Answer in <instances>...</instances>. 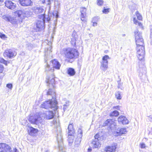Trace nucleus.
Instances as JSON below:
<instances>
[{"mask_svg":"<svg viewBox=\"0 0 152 152\" xmlns=\"http://www.w3.org/2000/svg\"><path fill=\"white\" fill-rule=\"evenodd\" d=\"M15 13L18 17L23 18L26 16L25 11L24 10H18L16 11Z\"/></svg>","mask_w":152,"mask_h":152,"instance_id":"393cba45","label":"nucleus"},{"mask_svg":"<svg viewBox=\"0 0 152 152\" xmlns=\"http://www.w3.org/2000/svg\"><path fill=\"white\" fill-rule=\"evenodd\" d=\"M104 3L103 0H97V4L98 6H102Z\"/></svg>","mask_w":152,"mask_h":152,"instance_id":"a19ab883","label":"nucleus"},{"mask_svg":"<svg viewBox=\"0 0 152 152\" xmlns=\"http://www.w3.org/2000/svg\"><path fill=\"white\" fill-rule=\"evenodd\" d=\"M40 115L42 117H44V118L49 120L53 118L54 114L52 111H48L45 112V113H44L42 114H40Z\"/></svg>","mask_w":152,"mask_h":152,"instance_id":"f8f14e48","label":"nucleus"},{"mask_svg":"<svg viewBox=\"0 0 152 152\" xmlns=\"http://www.w3.org/2000/svg\"><path fill=\"white\" fill-rule=\"evenodd\" d=\"M44 11V9L41 7H35L34 8V12L36 14H38L42 13Z\"/></svg>","mask_w":152,"mask_h":152,"instance_id":"bb28decb","label":"nucleus"},{"mask_svg":"<svg viewBox=\"0 0 152 152\" xmlns=\"http://www.w3.org/2000/svg\"><path fill=\"white\" fill-rule=\"evenodd\" d=\"M6 86L7 88H9L10 89H12V84H10V83L7 84V85Z\"/></svg>","mask_w":152,"mask_h":152,"instance_id":"a18cd8bd","label":"nucleus"},{"mask_svg":"<svg viewBox=\"0 0 152 152\" xmlns=\"http://www.w3.org/2000/svg\"><path fill=\"white\" fill-rule=\"evenodd\" d=\"M115 96L116 98L118 99H121L122 98L121 92L120 91L116 92L115 93Z\"/></svg>","mask_w":152,"mask_h":152,"instance_id":"2f4dec72","label":"nucleus"},{"mask_svg":"<svg viewBox=\"0 0 152 152\" xmlns=\"http://www.w3.org/2000/svg\"><path fill=\"white\" fill-rule=\"evenodd\" d=\"M20 4L23 6H28L32 5L31 0H19Z\"/></svg>","mask_w":152,"mask_h":152,"instance_id":"6ab92c4d","label":"nucleus"},{"mask_svg":"<svg viewBox=\"0 0 152 152\" xmlns=\"http://www.w3.org/2000/svg\"><path fill=\"white\" fill-rule=\"evenodd\" d=\"M3 63L6 65H7V61L3 58H0V73H2L4 69L3 66L1 64Z\"/></svg>","mask_w":152,"mask_h":152,"instance_id":"a878e982","label":"nucleus"},{"mask_svg":"<svg viewBox=\"0 0 152 152\" xmlns=\"http://www.w3.org/2000/svg\"><path fill=\"white\" fill-rule=\"evenodd\" d=\"M109 59L110 58L107 55H105L102 58V61L101 62L100 68L104 71L107 70L108 67L107 60Z\"/></svg>","mask_w":152,"mask_h":152,"instance_id":"1a4fd4ad","label":"nucleus"},{"mask_svg":"<svg viewBox=\"0 0 152 152\" xmlns=\"http://www.w3.org/2000/svg\"><path fill=\"white\" fill-rule=\"evenodd\" d=\"M136 15L137 16L138 19L140 20H141L142 19V17L141 15H140V14L138 11L136 12Z\"/></svg>","mask_w":152,"mask_h":152,"instance_id":"58836bf2","label":"nucleus"},{"mask_svg":"<svg viewBox=\"0 0 152 152\" xmlns=\"http://www.w3.org/2000/svg\"><path fill=\"white\" fill-rule=\"evenodd\" d=\"M45 71L48 72L50 71L51 72H53L54 71V69L52 67L50 66V65L47 64L45 68Z\"/></svg>","mask_w":152,"mask_h":152,"instance_id":"7c9ffc66","label":"nucleus"},{"mask_svg":"<svg viewBox=\"0 0 152 152\" xmlns=\"http://www.w3.org/2000/svg\"><path fill=\"white\" fill-rule=\"evenodd\" d=\"M89 35L90 37H93V34H89Z\"/></svg>","mask_w":152,"mask_h":152,"instance_id":"864d4df0","label":"nucleus"},{"mask_svg":"<svg viewBox=\"0 0 152 152\" xmlns=\"http://www.w3.org/2000/svg\"><path fill=\"white\" fill-rule=\"evenodd\" d=\"M50 63L52 64V66L53 68H55L57 69H60L61 65L56 59L52 60Z\"/></svg>","mask_w":152,"mask_h":152,"instance_id":"412c9836","label":"nucleus"},{"mask_svg":"<svg viewBox=\"0 0 152 152\" xmlns=\"http://www.w3.org/2000/svg\"><path fill=\"white\" fill-rule=\"evenodd\" d=\"M67 73L70 76H73L74 75L75 73L74 69L72 68H69L67 69Z\"/></svg>","mask_w":152,"mask_h":152,"instance_id":"c756f323","label":"nucleus"},{"mask_svg":"<svg viewBox=\"0 0 152 152\" xmlns=\"http://www.w3.org/2000/svg\"><path fill=\"white\" fill-rule=\"evenodd\" d=\"M69 101H68V103H67L66 102V104H64V107L63 108L64 111H65L66 110V109H67L69 105Z\"/></svg>","mask_w":152,"mask_h":152,"instance_id":"37998d69","label":"nucleus"},{"mask_svg":"<svg viewBox=\"0 0 152 152\" xmlns=\"http://www.w3.org/2000/svg\"><path fill=\"white\" fill-rule=\"evenodd\" d=\"M133 21L134 23L136 25H138L140 27H142V25L141 23L137 20L135 18H133Z\"/></svg>","mask_w":152,"mask_h":152,"instance_id":"473e14b6","label":"nucleus"},{"mask_svg":"<svg viewBox=\"0 0 152 152\" xmlns=\"http://www.w3.org/2000/svg\"><path fill=\"white\" fill-rule=\"evenodd\" d=\"M137 56L140 61H143L144 60L145 51L144 46H137L136 47Z\"/></svg>","mask_w":152,"mask_h":152,"instance_id":"20e7f679","label":"nucleus"},{"mask_svg":"<svg viewBox=\"0 0 152 152\" xmlns=\"http://www.w3.org/2000/svg\"><path fill=\"white\" fill-rule=\"evenodd\" d=\"M95 139L92 142V146L93 148H99L101 146L100 141L103 139V135L102 133L99 132L94 136Z\"/></svg>","mask_w":152,"mask_h":152,"instance_id":"7ed1b4c3","label":"nucleus"},{"mask_svg":"<svg viewBox=\"0 0 152 152\" xmlns=\"http://www.w3.org/2000/svg\"><path fill=\"white\" fill-rule=\"evenodd\" d=\"M73 135H69L68 134V140L69 141V143H72L73 142V140L74 138V136H73Z\"/></svg>","mask_w":152,"mask_h":152,"instance_id":"72a5a7b5","label":"nucleus"},{"mask_svg":"<svg viewBox=\"0 0 152 152\" xmlns=\"http://www.w3.org/2000/svg\"><path fill=\"white\" fill-rule=\"evenodd\" d=\"M41 116L39 117H38L37 118H30L29 119L30 121L33 124H39V123H40L42 121V119L41 117Z\"/></svg>","mask_w":152,"mask_h":152,"instance_id":"b1692460","label":"nucleus"},{"mask_svg":"<svg viewBox=\"0 0 152 152\" xmlns=\"http://www.w3.org/2000/svg\"><path fill=\"white\" fill-rule=\"evenodd\" d=\"M16 52L12 50H6L4 53L5 57H7L10 58L15 56L16 55Z\"/></svg>","mask_w":152,"mask_h":152,"instance_id":"ddd939ff","label":"nucleus"},{"mask_svg":"<svg viewBox=\"0 0 152 152\" xmlns=\"http://www.w3.org/2000/svg\"><path fill=\"white\" fill-rule=\"evenodd\" d=\"M99 18L97 16L93 18L92 19V22L93 23L92 26H95L97 25V22L98 21Z\"/></svg>","mask_w":152,"mask_h":152,"instance_id":"c85d7f7f","label":"nucleus"},{"mask_svg":"<svg viewBox=\"0 0 152 152\" xmlns=\"http://www.w3.org/2000/svg\"><path fill=\"white\" fill-rule=\"evenodd\" d=\"M75 29L78 31H80L82 29V27L80 25H77L75 26Z\"/></svg>","mask_w":152,"mask_h":152,"instance_id":"c03bdc74","label":"nucleus"},{"mask_svg":"<svg viewBox=\"0 0 152 152\" xmlns=\"http://www.w3.org/2000/svg\"><path fill=\"white\" fill-rule=\"evenodd\" d=\"M118 122L121 123L123 124H127L129 123V121L127 118L124 116L121 115L118 118Z\"/></svg>","mask_w":152,"mask_h":152,"instance_id":"5701e85b","label":"nucleus"},{"mask_svg":"<svg viewBox=\"0 0 152 152\" xmlns=\"http://www.w3.org/2000/svg\"><path fill=\"white\" fill-rule=\"evenodd\" d=\"M116 121L111 119H107L103 124V126H108L111 130H113L117 128Z\"/></svg>","mask_w":152,"mask_h":152,"instance_id":"0eeeda50","label":"nucleus"},{"mask_svg":"<svg viewBox=\"0 0 152 152\" xmlns=\"http://www.w3.org/2000/svg\"><path fill=\"white\" fill-rule=\"evenodd\" d=\"M2 18L5 20L10 22L15 26H16L18 24L20 23V21L19 20L17 17H12L6 15H4L2 16Z\"/></svg>","mask_w":152,"mask_h":152,"instance_id":"423d86ee","label":"nucleus"},{"mask_svg":"<svg viewBox=\"0 0 152 152\" xmlns=\"http://www.w3.org/2000/svg\"><path fill=\"white\" fill-rule=\"evenodd\" d=\"M151 32H152V25L150 26Z\"/></svg>","mask_w":152,"mask_h":152,"instance_id":"5fc2aeb1","label":"nucleus"},{"mask_svg":"<svg viewBox=\"0 0 152 152\" xmlns=\"http://www.w3.org/2000/svg\"><path fill=\"white\" fill-rule=\"evenodd\" d=\"M68 134L69 135L74 134L75 131L73 128V126L72 124H70L68 127Z\"/></svg>","mask_w":152,"mask_h":152,"instance_id":"cd10ccee","label":"nucleus"},{"mask_svg":"<svg viewBox=\"0 0 152 152\" xmlns=\"http://www.w3.org/2000/svg\"><path fill=\"white\" fill-rule=\"evenodd\" d=\"M118 88H121V89H122V88L121 87L122 84L120 83V81H118Z\"/></svg>","mask_w":152,"mask_h":152,"instance_id":"de8ad7c7","label":"nucleus"},{"mask_svg":"<svg viewBox=\"0 0 152 152\" xmlns=\"http://www.w3.org/2000/svg\"><path fill=\"white\" fill-rule=\"evenodd\" d=\"M5 6L9 9L13 10L16 7L15 4L10 1H6L4 2Z\"/></svg>","mask_w":152,"mask_h":152,"instance_id":"f3484780","label":"nucleus"},{"mask_svg":"<svg viewBox=\"0 0 152 152\" xmlns=\"http://www.w3.org/2000/svg\"><path fill=\"white\" fill-rule=\"evenodd\" d=\"M14 152H17V150L15 148L14 149ZM11 148L6 143H0V152H12Z\"/></svg>","mask_w":152,"mask_h":152,"instance_id":"6e6552de","label":"nucleus"},{"mask_svg":"<svg viewBox=\"0 0 152 152\" xmlns=\"http://www.w3.org/2000/svg\"><path fill=\"white\" fill-rule=\"evenodd\" d=\"M135 39L137 46H144V41L141 34L136 30L134 32Z\"/></svg>","mask_w":152,"mask_h":152,"instance_id":"39448f33","label":"nucleus"},{"mask_svg":"<svg viewBox=\"0 0 152 152\" xmlns=\"http://www.w3.org/2000/svg\"><path fill=\"white\" fill-rule=\"evenodd\" d=\"M140 146L141 148H144L145 147V144L143 143H140Z\"/></svg>","mask_w":152,"mask_h":152,"instance_id":"49530a36","label":"nucleus"},{"mask_svg":"<svg viewBox=\"0 0 152 152\" xmlns=\"http://www.w3.org/2000/svg\"><path fill=\"white\" fill-rule=\"evenodd\" d=\"M120 106H115L113 107L114 109H115L118 110H119Z\"/></svg>","mask_w":152,"mask_h":152,"instance_id":"603ef678","label":"nucleus"},{"mask_svg":"<svg viewBox=\"0 0 152 152\" xmlns=\"http://www.w3.org/2000/svg\"><path fill=\"white\" fill-rule=\"evenodd\" d=\"M60 2L58 0H55L54 2V6L56 8L58 9L60 7Z\"/></svg>","mask_w":152,"mask_h":152,"instance_id":"4c0bfd02","label":"nucleus"},{"mask_svg":"<svg viewBox=\"0 0 152 152\" xmlns=\"http://www.w3.org/2000/svg\"><path fill=\"white\" fill-rule=\"evenodd\" d=\"M88 151L89 152H91V148H89L88 149Z\"/></svg>","mask_w":152,"mask_h":152,"instance_id":"6e6d98bb","label":"nucleus"},{"mask_svg":"<svg viewBox=\"0 0 152 152\" xmlns=\"http://www.w3.org/2000/svg\"><path fill=\"white\" fill-rule=\"evenodd\" d=\"M27 129L29 134L31 136H34L38 132L37 129L29 126H28Z\"/></svg>","mask_w":152,"mask_h":152,"instance_id":"a211bd4d","label":"nucleus"},{"mask_svg":"<svg viewBox=\"0 0 152 152\" xmlns=\"http://www.w3.org/2000/svg\"><path fill=\"white\" fill-rule=\"evenodd\" d=\"M147 119L148 120L152 122V115H150L149 116H148Z\"/></svg>","mask_w":152,"mask_h":152,"instance_id":"8fccbe9b","label":"nucleus"},{"mask_svg":"<svg viewBox=\"0 0 152 152\" xmlns=\"http://www.w3.org/2000/svg\"><path fill=\"white\" fill-rule=\"evenodd\" d=\"M54 18H55L54 20H57V19L58 17V12L57 11H54L52 13Z\"/></svg>","mask_w":152,"mask_h":152,"instance_id":"c9c22d12","label":"nucleus"},{"mask_svg":"<svg viewBox=\"0 0 152 152\" xmlns=\"http://www.w3.org/2000/svg\"><path fill=\"white\" fill-rule=\"evenodd\" d=\"M44 20L41 19L38 20L36 24V31H39L40 30L43 29L44 28Z\"/></svg>","mask_w":152,"mask_h":152,"instance_id":"4468645a","label":"nucleus"},{"mask_svg":"<svg viewBox=\"0 0 152 152\" xmlns=\"http://www.w3.org/2000/svg\"><path fill=\"white\" fill-rule=\"evenodd\" d=\"M57 140L58 142L59 149L60 152H65V149L64 147L62 142V138L61 136L60 139H59L58 137L57 138Z\"/></svg>","mask_w":152,"mask_h":152,"instance_id":"2eb2a0df","label":"nucleus"},{"mask_svg":"<svg viewBox=\"0 0 152 152\" xmlns=\"http://www.w3.org/2000/svg\"><path fill=\"white\" fill-rule=\"evenodd\" d=\"M87 9L86 8H82L80 9L81 20L84 22H86V11Z\"/></svg>","mask_w":152,"mask_h":152,"instance_id":"dca6fc26","label":"nucleus"},{"mask_svg":"<svg viewBox=\"0 0 152 152\" xmlns=\"http://www.w3.org/2000/svg\"><path fill=\"white\" fill-rule=\"evenodd\" d=\"M117 147V145L114 144L113 145L109 146L106 147L105 150L106 152H115Z\"/></svg>","mask_w":152,"mask_h":152,"instance_id":"4be33fe9","label":"nucleus"},{"mask_svg":"<svg viewBox=\"0 0 152 152\" xmlns=\"http://www.w3.org/2000/svg\"><path fill=\"white\" fill-rule=\"evenodd\" d=\"M110 10V8L106 9L105 7H104V9L102 10V12L103 13L107 14L109 12Z\"/></svg>","mask_w":152,"mask_h":152,"instance_id":"ea45409f","label":"nucleus"},{"mask_svg":"<svg viewBox=\"0 0 152 152\" xmlns=\"http://www.w3.org/2000/svg\"><path fill=\"white\" fill-rule=\"evenodd\" d=\"M41 17L42 18V19L44 20L45 22L46 20L48 22L50 20V18L49 16H48L47 17H46L44 15H41Z\"/></svg>","mask_w":152,"mask_h":152,"instance_id":"e433bc0d","label":"nucleus"},{"mask_svg":"<svg viewBox=\"0 0 152 152\" xmlns=\"http://www.w3.org/2000/svg\"><path fill=\"white\" fill-rule=\"evenodd\" d=\"M52 77H47L46 82L48 84V86L50 87L47 92V95L51 96L52 99L44 102L41 104V107L46 109L50 108L55 111L58 109V107L57 106V102L56 100L55 91L54 89L55 87L54 76L53 75H52Z\"/></svg>","mask_w":152,"mask_h":152,"instance_id":"f257e3e1","label":"nucleus"},{"mask_svg":"<svg viewBox=\"0 0 152 152\" xmlns=\"http://www.w3.org/2000/svg\"><path fill=\"white\" fill-rule=\"evenodd\" d=\"M150 38H152V32H151V34H150Z\"/></svg>","mask_w":152,"mask_h":152,"instance_id":"4d7b16f0","label":"nucleus"},{"mask_svg":"<svg viewBox=\"0 0 152 152\" xmlns=\"http://www.w3.org/2000/svg\"><path fill=\"white\" fill-rule=\"evenodd\" d=\"M119 114V112L117 110L114 111L110 114V115L111 116H117Z\"/></svg>","mask_w":152,"mask_h":152,"instance_id":"f704fd0d","label":"nucleus"},{"mask_svg":"<svg viewBox=\"0 0 152 152\" xmlns=\"http://www.w3.org/2000/svg\"><path fill=\"white\" fill-rule=\"evenodd\" d=\"M3 1V0H0V2H2Z\"/></svg>","mask_w":152,"mask_h":152,"instance_id":"13d9d810","label":"nucleus"},{"mask_svg":"<svg viewBox=\"0 0 152 152\" xmlns=\"http://www.w3.org/2000/svg\"><path fill=\"white\" fill-rule=\"evenodd\" d=\"M0 37L1 38H4L6 37L5 35L0 32Z\"/></svg>","mask_w":152,"mask_h":152,"instance_id":"3c124183","label":"nucleus"},{"mask_svg":"<svg viewBox=\"0 0 152 152\" xmlns=\"http://www.w3.org/2000/svg\"><path fill=\"white\" fill-rule=\"evenodd\" d=\"M82 136L83 130L79 128L78 130L77 137L75 140V147H78L80 144Z\"/></svg>","mask_w":152,"mask_h":152,"instance_id":"9d476101","label":"nucleus"},{"mask_svg":"<svg viewBox=\"0 0 152 152\" xmlns=\"http://www.w3.org/2000/svg\"><path fill=\"white\" fill-rule=\"evenodd\" d=\"M27 45H28V49H31L33 47V45H32L30 43H28V44H27Z\"/></svg>","mask_w":152,"mask_h":152,"instance_id":"09e8293b","label":"nucleus"},{"mask_svg":"<svg viewBox=\"0 0 152 152\" xmlns=\"http://www.w3.org/2000/svg\"><path fill=\"white\" fill-rule=\"evenodd\" d=\"M61 53L68 59H74L79 55V53L76 49L71 48H64L61 50Z\"/></svg>","mask_w":152,"mask_h":152,"instance_id":"f03ea898","label":"nucleus"},{"mask_svg":"<svg viewBox=\"0 0 152 152\" xmlns=\"http://www.w3.org/2000/svg\"><path fill=\"white\" fill-rule=\"evenodd\" d=\"M127 131L126 128H118L116 131L114 133L116 136H120L122 134H125Z\"/></svg>","mask_w":152,"mask_h":152,"instance_id":"aec40b11","label":"nucleus"},{"mask_svg":"<svg viewBox=\"0 0 152 152\" xmlns=\"http://www.w3.org/2000/svg\"><path fill=\"white\" fill-rule=\"evenodd\" d=\"M138 75L141 77L146 73V69L144 65V62H139V68L137 70Z\"/></svg>","mask_w":152,"mask_h":152,"instance_id":"9b49d317","label":"nucleus"},{"mask_svg":"<svg viewBox=\"0 0 152 152\" xmlns=\"http://www.w3.org/2000/svg\"><path fill=\"white\" fill-rule=\"evenodd\" d=\"M48 45H49V47L47 48V49L48 51H50L51 52L52 50V47L51 46V45H52V42H48Z\"/></svg>","mask_w":152,"mask_h":152,"instance_id":"79ce46f5","label":"nucleus"}]
</instances>
